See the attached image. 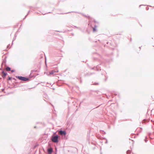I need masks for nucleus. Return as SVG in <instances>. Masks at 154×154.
<instances>
[{
  "label": "nucleus",
  "instance_id": "obj_1",
  "mask_svg": "<svg viewBox=\"0 0 154 154\" xmlns=\"http://www.w3.org/2000/svg\"><path fill=\"white\" fill-rule=\"evenodd\" d=\"M59 137H60L58 135L55 134V133H54L51 136V140L52 142L57 143L59 141Z\"/></svg>",
  "mask_w": 154,
  "mask_h": 154
},
{
  "label": "nucleus",
  "instance_id": "obj_2",
  "mask_svg": "<svg viewBox=\"0 0 154 154\" xmlns=\"http://www.w3.org/2000/svg\"><path fill=\"white\" fill-rule=\"evenodd\" d=\"M16 78L19 80L23 81L26 82L28 81L29 80V79L28 78L24 76H16Z\"/></svg>",
  "mask_w": 154,
  "mask_h": 154
},
{
  "label": "nucleus",
  "instance_id": "obj_3",
  "mask_svg": "<svg viewBox=\"0 0 154 154\" xmlns=\"http://www.w3.org/2000/svg\"><path fill=\"white\" fill-rule=\"evenodd\" d=\"M88 25L91 26L93 28V32H95L97 31V26L94 24V27H93L92 25V23L91 22V21H89L88 23Z\"/></svg>",
  "mask_w": 154,
  "mask_h": 154
},
{
  "label": "nucleus",
  "instance_id": "obj_4",
  "mask_svg": "<svg viewBox=\"0 0 154 154\" xmlns=\"http://www.w3.org/2000/svg\"><path fill=\"white\" fill-rule=\"evenodd\" d=\"M59 134L60 135H61L62 136H65L66 135V133L65 131L60 130L59 131Z\"/></svg>",
  "mask_w": 154,
  "mask_h": 154
},
{
  "label": "nucleus",
  "instance_id": "obj_5",
  "mask_svg": "<svg viewBox=\"0 0 154 154\" xmlns=\"http://www.w3.org/2000/svg\"><path fill=\"white\" fill-rule=\"evenodd\" d=\"M6 57H5L3 61V62L1 64V67L0 68L1 70H2V68H3V65H4L5 66H6Z\"/></svg>",
  "mask_w": 154,
  "mask_h": 154
},
{
  "label": "nucleus",
  "instance_id": "obj_6",
  "mask_svg": "<svg viewBox=\"0 0 154 154\" xmlns=\"http://www.w3.org/2000/svg\"><path fill=\"white\" fill-rule=\"evenodd\" d=\"M47 151L48 154H51L53 152V149L51 147L48 148L47 149Z\"/></svg>",
  "mask_w": 154,
  "mask_h": 154
},
{
  "label": "nucleus",
  "instance_id": "obj_7",
  "mask_svg": "<svg viewBox=\"0 0 154 154\" xmlns=\"http://www.w3.org/2000/svg\"><path fill=\"white\" fill-rule=\"evenodd\" d=\"M2 73L3 74L2 75V77L4 79L5 77L7 75L8 73L7 72H5L4 70H3L2 72Z\"/></svg>",
  "mask_w": 154,
  "mask_h": 154
},
{
  "label": "nucleus",
  "instance_id": "obj_8",
  "mask_svg": "<svg viewBox=\"0 0 154 154\" xmlns=\"http://www.w3.org/2000/svg\"><path fill=\"white\" fill-rule=\"evenodd\" d=\"M99 67V66H96V67H95V68L96 69V70L97 71H99V70H101V69H99L98 68ZM95 68V67H92V68H91V69H94Z\"/></svg>",
  "mask_w": 154,
  "mask_h": 154
},
{
  "label": "nucleus",
  "instance_id": "obj_9",
  "mask_svg": "<svg viewBox=\"0 0 154 154\" xmlns=\"http://www.w3.org/2000/svg\"><path fill=\"white\" fill-rule=\"evenodd\" d=\"M43 97H45V99L47 100L48 99V97L47 94H44L43 95Z\"/></svg>",
  "mask_w": 154,
  "mask_h": 154
},
{
  "label": "nucleus",
  "instance_id": "obj_10",
  "mask_svg": "<svg viewBox=\"0 0 154 154\" xmlns=\"http://www.w3.org/2000/svg\"><path fill=\"white\" fill-rule=\"evenodd\" d=\"M6 70L7 71H10L11 70V68L9 66H7L6 68Z\"/></svg>",
  "mask_w": 154,
  "mask_h": 154
},
{
  "label": "nucleus",
  "instance_id": "obj_11",
  "mask_svg": "<svg viewBox=\"0 0 154 154\" xmlns=\"http://www.w3.org/2000/svg\"><path fill=\"white\" fill-rule=\"evenodd\" d=\"M90 76L89 72L88 73L85 74V76Z\"/></svg>",
  "mask_w": 154,
  "mask_h": 154
},
{
  "label": "nucleus",
  "instance_id": "obj_12",
  "mask_svg": "<svg viewBox=\"0 0 154 154\" xmlns=\"http://www.w3.org/2000/svg\"><path fill=\"white\" fill-rule=\"evenodd\" d=\"M54 72H54V71L53 70L51 71V72H49V74H50V75H52V74H53L54 73Z\"/></svg>",
  "mask_w": 154,
  "mask_h": 154
},
{
  "label": "nucleus",
  "instance_id": "obj_13",
  "mask_svg": "<svg viewBox=\"0 0 154 154\" xmlns=\"http://www.w3.org/2000/svg\"><path fill=\"white\" fill-rule=\"evenodd\" d=\"M131 152V151L129 150H128L127 151V154H130Z\"/></svg>",
  "mask_w": 154,
  "mask_h": 154
},
{
  "label": "nucleus",
  "instance_id": "obj_14",
  "mask_svg": "<svg viewBox=\"0 0 154 154\" xmlns=\"http://www.w3.org/2000/svg\"><path fill=\"white\" fill-rule=\"evenodd\" d=\"M82 15H83V16H85V17H88V18L89 19H90V18H91L90 17V16H87V15H84V14H82Z\"/></svg>",
  "mask_w": 154,
  "mask_h": 154
},
{
  "label": "nucleus",
  "instance_id": "obj_15",
  "mask_svg": "<svg viewBox=\"0 0 154 154\" xmlns=\"http://www.w3.org/2000/svg\"><path fill=\"white\" fill-rule=\"evenodd\" d=\"M12 79V77H9L7 79V80H10Z\"/></svg>",
  "mask_w": 154,
  "mask_h": 154
},
{
  "label": "nucleus",
  "instance_id": "obj_16",
  "mask_svg": "<svg viewBox=\"0 0 154 154\" xmlns=\"http://www.w3.org/2000/svg\"><path fill=\"white\" fill-rule=\"evenodd\" d=\"M29 11H28V13H27V14H26V16L25 17L23 18V20L24 19L26 18V17H27V15L29 14Z\"/></svg>",
  "mask_w": 154,
  "mask_h": 154
},
{
  "label": "nucleus",
  "instance_id": "obj_17",
  "mask_svg": "<svg viewBox=\"0 0 154 154\" xmlns=\"http://www.w3.org/2000/svg\"><path fill=\"white\" fill-rule=\"evenodd\" d=\"M16 39V37H14L13 38V40L12 42H13ZM13 44V43H12V44Z\"/></svg>",
  "mask_w": 154,
  "mask_h": 154
},
{
  "label": "nucleus",
  "instance_id": "obj_18",
  "mask_svg": "<svg viewBox=\"0 0 154 154\" xmlns=\"http://www.w3.org/2000/svg\"><path fill=\"white\" fill-rule=\"evenodd\" d=\"M74 27L75 28H77V29H80V28L79 27H77L76 26H74Z\"/></svg>",
  "mask_w": 154,
  "mask_h": 154
},
{
  "label": "nucleus",
  "instance_id": "obj_19",
  "mask_svg": "<svg viewBox=\"0 0 154 154\" xmlns=\"http://www.w3.org/2000/svg\"><path fill=\"white\" fill-rule=\"evenodd\" d=\"M103 139H105V140H106V141L105 142V143H107V140L106 138H103Z\"/></svg>",
  "mask_w": 154,
  "mask_h": 154
},
{
  "label": "nucleus",
  "instance_id": "obj_20",
  "mask_svg": "<svg viewBox=\"0 0 154 154\" xmlns=\"http://www.w3.org/2000/svg\"><path fill=\"white\" fill-rule=\"evenodd\" d=\"M89 73H90V75H92V74H94L95 73L94 72H91V73L89 72Z\"/></svg>",
  "mask_w": 154,
  "mask_h": 154
},
{
  "label": "nucleus",
  "instance_id": "obj_21",
  "mask_svg": "<svg viewBox=\"0 0 154 154\" xmlns=\"http://www.w3.org/2000/svg\"><path fill=\"white\" fill-rule=\"evenodd\" d=\"M10 45H8V46H7V48H10Z\"/></svg>",
  "mask_w": 154,
  "mask_h": 154
},
{
  "label": "nucleus",
  "instance_id": "obj_22",
  "mask_svg": "<svg viewBox=\"0 0 154 154\" xmlns=\"http://www.w3.org/2000/svg\"><path fill=\"white\" fill-rule=\"evenodd\" d=\"M10 71H11L12 72H14V69H12Z\"/></svg>",
  "mask_w": 154,
  "mask_h": 154
},
{
  "label": "nucleus",
  "instance_id": "obj_23",
  "mask_svg": "<svg viewBox=\"0 0 154 154\" xmlns=\"http://www.w3.org/2000/svg\"><path fill=\"white\" fill-rule=\"evenodd\" d=\"M146 10H148L149 9V8L148 7H146Z\"/></svg>",
  "mask_w": 154,
  "mask_h": 154
},
{
  "label": "nucleus",
  "instance_id": "obj_24",
  "mask_svg": "<svg viewBox=\"0 0 154 154\" xmlns=\"http://www.w3.org/2000/svg\"><path fill=\"white\" fill-rule=\"evenodd\" d=\"M93 21H94V23H98V22H97V21H96L95 20H94Z\"/></svg>",
  "mask_w": 154,
  "mask_h": 154
},
{
  "label": "nucleus",
  "instance_id": "obj_25",
  "mask_svg": "<svg viewBox=\"0 0 154 154\" xmlns=\"http://www.w3.org/2000/svg\"><path fill=\"white\" fill-rule=\"evenodd\" d=\"M5 90V89L3 88V89H2V92H4L5 93V92H4V90Z\"/></svg>",
  "mask_w": 154,
  "mask_h": 154
},
{
  "label": "nucleus",
  "instance_id": "obj_26",
  "mask_svg": "<svg viewBox=\"0 0 154 154\" xmlns=\"http://www.w3.org/2000/svg\"><path fill=\"white\" fill-rule=\"evenodd\" d=\"M144 140V141H145L146 143V142H147V141H148V140H146V139H145Z\"/></svg>",
  "mask_w": 154,
  "mask_h": 154
},
{
  "label": "nucleus",
  "instance_id": "obj_27",
  "mask_svg": "<svg viewBox=\"0 0 154 154\" xmlns=\"http://www.w3.org/2000/svg\"><path fill=\"white\" fill-rule=\"evenodd\" d=\"M102 131L103 132L104 134H106V132L105 131Z\"/></svg>",
  "mask_w": 154,
  "mask_h": 154
},
{
  "label": "nucleus",
  "instance_id": "obj_28",
  "mask_svg": "<svg viewBox=\"0 0 154 154\" xmlns=\"http://www.w3.org/2000/svg\"><path fill=\"white\" fill-rule=\"evenodd\" d=\"M105 77L106 78V79H105V80H106V79H107L108 77H106V76H105Z\"/></svg>",
  "mask_w": 154,
  "mask_h": 154
},
{
  "label": "nucleus",
  "instance_id": "obj_29",
  "mask_svg": "<svg viewBox=\"0 0 154 154\" xmlns=\"http://www.w3.org/2000/svg\"><path fill=\"white\" fill-rule=\"evenodd\" d=\"M13 79L14 80H16V79L15 78H13Z\"/></svg>",
  "mask_w": 154,
  "mask_h": 154
},
{
  "label": "nucleus",
  "instance_id": "obj_30",
  "mask_svg": "<svg viewBox=\"0 0 154 154\" xmlns=\"http://www.w3.org/2000/svg\"><path fill=\"white\" fill-rule=\"evenodd\" d=\"M71 12H68V13H66V14H68V13H71Z\"/></svg>",
  "mask_w": 154,
  "mask_h": 154
},
{
  "label": "nucleus",
  "instance_id": "obj_31",
  "mask_svg": "<svg viewBox=\"0 0 154 154\" xmlns=\"http://www.w3.org/2000/svg\"><path fill=\"white\" fill-rule=\"evenodd\" d=\"M17 35H15L14 37H16Z\"/></svg>",
  "mask_w": 154,
  "mask_h": 154
},
{
  "label": "nucleus",
  "instance_id": "obj_32",
  "mask_svg": "<svg viewBox=\"0 0 154 154\" xmlns=\"http://www.w3.org/2000/svg\"><path fill=\"white\" fill-rule=\"evenodd\" d=\"M56 72H58V70L57 71H55Z\"/></svg>",
  "mask_w": 154,
  "mask_h": 154
},
{
  "label": "nucleus",
  "instance_id": "obj_33",
  "mask_svg": "<svg viewBox=\"0 0 154 154\" xmlns=\"http://www.w3.org/2000/svg\"><path fill=\"white\" fill-rule=\"evenodd\" d=\"M72 35L73 36L74 35V34L73 33H72Z\"/></svg>",
  "mask_w": 154,
  "mask_h": 154
},
{
  "label": "nucleus",
  "instance_id": "obj_34",
  "mask_svg": "<svg viewBox=\"0 0 154 154\" xmlns=\"http://www.w3.org/2000/svg\"><path fill=\"white\" fill-rule=\"evenodd\" d=\"M140 5L139 6V7H140L141 5Z\"/></svg>",
  "mask_w": 154,
  "mask_h": 154
},
{
  "label": "nucleus",
  "instance_id": "obj_35",
  "mask_svg": "<svg viewBox=\"0 0 154 154\" xmlns=\"http://www.w3.org/2000/svg\"><path fill=\"white\" fill-rule=\"evenodd\" d=\"M45 62H46V58H45Z\"/></svg>",
  "mask_w": 154,
  "mask_h": 154
},
{
  "label": "nucleus",
  "instance_id": "obj_36",
  "mask_svg": "<svg viewBox=\"0 0 154 154\" xmlns=\"http://www.w3.org/2000/svg\"><path fill=\"white\" fill-rule=\"evenodd\" d=\"M34 128H36V126H35V127H34Z\"/></svg>",
  "mask_w": 154,
  "mask_h": 154
},
{
  "label": "nucleus",
  "instance_id": "obj_37",
  "mask_svg": "<svg viewBox=\"0 0 154 154\" xmlns=\"http://www.w3.org/2000/svg\"><path fill=\"white\" fill-rule=\"evenodd\" d=\"M139 48H140V47H139Z\"/></svg>",
  "mask_w": 154,
  "mask_h": 154
},
{
  "label": "nucleus",
  "instance_id": "obj_38",
  "mask_svg": "<svg viewBox=\"0 0 154 154\" xmlns=\"http://www.w3.org/2000/svg\"><path fill=\"white\" fill-rule=\"evenodd\" d=\"M100 154H102V153H100Z\"/></svg>",
  "mask_w": 154,
  "mask_h": 154
},
{
  "label": "nucleus",
  "instance_id": "obj_39",
  "mask_svg": "<svg viewBox=\"0 0 154 154\" xmlns=\"http://www.w3.org/2000/svg\"><path fill=\"white\" fill-rule=\"evenodd\" d=\"M2 78H0V79H1Z\"/></svg>",
  "mask_w": 154,
  "mask_h": 154
},
{
  "label": "nucleus",
  "instance_id": "obj_40",
  "mask_svg": "<svg viewBox=\"0 0 154 154\" xmlns=\"http://www.w3.org/2000/svg\"><path fill=\"white\" fill-rule=\"evenodd\" d=\"M55 154H56V153Z\"/></svg>",
  "mask_w": 154,
  "mask_h": 154
}]
</instances>
